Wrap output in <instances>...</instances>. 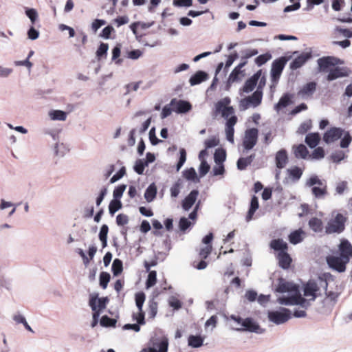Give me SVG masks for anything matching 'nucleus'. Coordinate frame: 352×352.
Returning <instances> with one entry per match:
<instances>
[{"instance_id": "f257e3e1", "label": "nucleus", "mask_w": 352, "mask_h": 352, "mask_svg": "<svg viewBox=\"0 0 352 352\" xmlns=\"http://www.w3.org/2000/svg\"><path fill=\"white\" fill-rule=\"evenodd\" d=\"M346 221V218L343 214L337 213L327 222L325 232L328 234L342 233L345 229Z\"/></svg>"}, {"instance_id": "f03ea898", "label": "nucleus", "mask_w": 352, "mask_h": 352, "mask_svg": "<svg viewBox=\"0 0 352 352\" xmlns=\"http://www.w3.org/2000/svg\"><path fill=\"white\" fill-rule=\"evenodd\" d=\"M278 302L284 305H300L303 309H307L310 306V303L307 299L302 297L301 294L298 293L295 294L288 297H280L277 300Z\"/></svg>"}, {"instance_id": "7ed1b4c3", "label": "nucleus", "mask_w": 352, "mask_h": 352, "mask_svg": "<svg viewBox=\"0 0 352 352\" xmlns=\"http://www.w3.org/2000/svg\"><path fill=\"white\" fill-rule=\"evenodd\" d=\"M268 319L276 324L286 322L292 317L291 311L287 308L280 307L278 310L268 311Z\"/></svg>"}, {"instance_id": "20e7f679", "label": "nucleus", "mask_w": 352, "mask_h": 352, "mask_svg": "<svg viewBox=\"0 0 352 352\" xmlns=\"http://www.w3.org/2000/svg\"><path fill=\"white\" fill-rule=\"evenodd\" d=\"M287 62V59L285 56H282L273 61L270 72L271 81L278 83Z\"/></svg>"}, {"instance_id": "39448f33", "label": "nucleus", "mask_w": 352, "mask_h": 352, "mask_svg": "<svg viewBox=\"0 0 352 352\" xmlns=\"http://www.w3.org/2000/svg\"><path fill=\"white\" fill-rule=\"evenodd\" d=\"M326 260L329 267L339 273L345 272L346 265L349 263L341 256L334 255L327 256Z\"/></svg>"}, {"instance_id": "423d86ee", "label": "nucleus", "mask_w": 352, "mask_h": 352, "mask_svg": "<svg viewBox=\"0 0 352 352\" xmlns=\"http://www.w3.org/2000/svg\"><path fill=\"white\" fill-rule=\"evenodd\" d=\"M258 131L256 128L247 129L243 141V145L245 150L252 149L257 142Z\"/></svg>"}, {"instance_id": "0eeeda50", "label": "nucleus", "mask_w": 352, "mask_h": 352, "mask_svg": "<svg viewBox=\"0 0 352 352\" xmlns=\"http://www.w3.org/2000/svg\"><path fill=\"white\" fill-rule=\"evenodd\" d=\"M318 68L320 72H326L331 66L344 64V60L334 56H324L317 60Z\"/></svg>"}, {"instance_id": "6e6552de", "label": "nucleus", "mask_w": 352, "mask_h": 352, "mask_svg": "<svg viewBox=\"0 0 352 352\" xmlns=\"http://www.w3.org/2000/svg\"><path fill=\"white\" fill-rule=\"evenodd\" d=\"M275 291L278 293L294 292L298 293V286L292 282L287 281L283 278L278 279V286Z\"/></svg>"}, {"instance_id": "1a4fd4ad", "label": "nucleus", "mask_w": 352, "mask_h": 352, "mask_svg": "<svg viewBox=\"0 0 352 352\" xmlns=\"http://www.w3.org/2000/svg\"><path fill=\"white\" fill-rule=\"evenodd\" d=\"M319 285L314 280H309L304 287V296L306 297H311L307 300L310 303V301L315 300L316 298L320 295L319 293Z\"/></svg>"}, {"instance_id": "9d476101", "label": "nucleus", "mask_w": 352, "mask_h": 352, "mask_svg": "<svg viewBox=\"0 0 352 352\" xmlns=\"http://www.w3.org/2000/svg\"><path fill=\"white\" fill-rule=\"evenodd\" d=\"M339 256L345 260L350 261L352 257V245L349 240L342 239L338 245Z\"/></svg>"}, {"instance_id": "9b49d317", "label": "nucleus", "mask_w": 352, "mask_h": 352, "mask_svg": "<svg viewBox=\"0 0 352 352\" xmlns=\"http://www.w3.org/2000/svg\"><path fill=\"white\" fill-rule=\"evenodd\" d=\"M169 105L173 107V111L177 113H187L192 108V106L189 102L182 100H177L176 98L172 99L169 103Z\"/></svg>"}, {"instance_id": "f8f14e48", "label": "nucleus", "mask_w": 352, "mask_h": 352, "mask_svg": "<svg viewBox=\"0 0 352 352\" xmlns=\"http://www.w3.org/2000/svg\"><path fill=\"white\" fill-rule=\"evenodd\" d=\"M344 131L341 128L332 127L329 129L323 135V140L327 143L333 142L340 139Z\"/></svg>"}, {"instance_id": "ddd939ff", "label": "nucleus", "mask_w": 352, "mask_h": 352, "mask_svg": "<svg viewBox=\"0 0 352 352\" xmlns=\"http://www.w3.org/2000/svg\"><path fill=\"white\" fill-rule=\"evenodd\" d=\"M168 347V339L164 338L158 342H154L152 346L143 349L140 352H167Z\"/></svg>"}, {"instance_id": "4468645a", "label": "nucleus", "mask_w": 352, "mask_h": 352, "mask_svg": "<svg viewBox=\"0 0 352 352\" xmlns=\"http://www.w3.org/2000/svg\"><path fill=\"white\" fill-rule=\"evenodd\" d=\"M262 72L261 70H258L257 72H256L252 76H251L250 78H248L245 82V84L241 89V90L245 93H250L252 91L254 88L256 87L258 81L261 76Z\"/></svg>"}, {"instance_id": "2eb2a0df", "label": "nucleus", "mask_w": 352, "mask_h": 352, "mask_svg": "<svg viewBox=\"0 0 352 352\" xmlns=\"http://www.w3.org/2000/svg\"><path fill=\"white\" fill-rule=\"evenodd\" d=\"M350 74V70L347 67H336L329 71L327 79L329 81H332L338 78L348 76Z\"/></svg>"}, {"instance_id": "dca6fc26", "label": "nucleus", "mask_w": 352, "mask_h": 352, "mask_svg": "<svg viewBox=\"0 0 352 352\" xmlns=\"http://www.w3.org/2000/svg\"><path fill=\"white\" fill-rule=\"evenodd\" d=\"M237 122V117L236 116H231L226 122V139L228 142L231 143H234V126L236 124Z\"/></svg>"}, {"instance_id": "f3484780", "label": "nucleus", "mask_w": 352, "mask_h": 352, "mask_svg": "<svg viewBox=\"0 0 352 352\" xmlns=\"http://www.w3.org/2000/svg\"><path fill=\"white\" fill-rule=\"evenodd\" d=\"M243 328L237 329L238 331L245 330L250 332H255L257 333H263L259 325L255 322L252 318H247L242 321Z\"/></svg>"}, {"instance_id": "a211bd4d", "label": "nucleus", "mask_w": 352, "mask_h": 352, "mask_svg": "<svg viewBox=\"0 0 352 352\" xmlns=\"http://www.w3.org/2000/svg\"><path fill=\"white\" fill-rule=\"evenodd\" d=\"M199 195L197 190H192L182 201V208L185 211H188L194 205Z\"/></svg>"}, {"instance_id": "6ab92c4d", "label": "nucleus", "mask_w": 352, "mask_h": 352, "mask_svg": "<svg viewBox=\"0 0 352 352\" xmlns=\"http://www.w3.org/2000/svg\"><path fill=\"white\" fill-rule=\"evenodd\" d=\"M277 258L278 260L279 266L281 268L286 270L290 267L292 258L286 252H279L277 254Z\"/></svg>"}, {"instance_id": "aec40b11", "label": "nucleus", "mask_w": 352, "mask_h": 352, "mask_svg": "<svg viewBox=\"0 0 352 352\" xmlns=\"http://www.w3.org/2000/svg\"><path fill=\"white\" fill-rule=\"evenodd\" d=\"M310 57L311 55L309 53L301 54L292 60L290 63V68L293 70L300 68L309 58H310Z\"/></svg>"}, {"instance_id": "412c9836", "label": "nucleus", "mask_w": 352, "mask_h": 352, "mask_svg": "<svg viewBox=\"0 0 352 352\" xmlns=\"http://www.w3.org/2000/svg\"><path fill=\"white\" fill-rule=\"evenodd\" d=\"M276 165L278 168H283L288 162L287 151L285 149L278 151L275 157Z\"/></svg>"}, {"instance_id": "4be33fe9", "label": "nucleus", "mask_w": 352, "mask_h": 352, "mask_svg": "<svg viewBox=\"0 0 352 352\" xmlns=\"http://www.w3.org/2000/svg\"><path fill=\"white\" fill-rule=\"evenodd\" d=\"M96 300V297H91L89 302V306L91 307L92 311H94L93 320L91 324V327H94L97 325L100 315V310H97Z\"/></svg>"}, {"instance_id": "5701e85b", "label": "nucleus", "mask_w": 352, "mask_h": 352, "mask_svg": "<svg viewBox=\"0 0 352 352\" xmlns=\"http://www.w3.org/2000/svg\"><path fill=\"white\" fill-rule=\"evenodd\" d=\"M316 89V83L310 82L305 85L298 91V95L302 98L313 95Z\"/></svg>"}, {"instance_id": "b1692460", "label": "nucleus", "mask_w": 352, "mask_h": 352, "mask_svg": "<svg viewBox=\"0 0 352 352\" xmlns=\"http://www.w3.org/2000/svg\"><path fill=\"white\" fill-rule=\"evenodd\" d=\"M292 95L289 94H283L279 99L278 103L274 105V109L278 112L283 108L287 107L292 103Z\"/></svg>"}, {"instance_id": "393cba45", "label": "nucleus", "mask_w": 352, "mask_h": 352, "mask_svg": "<svg viewBox=\"0 0 352 352\" xmlns=\"http://www.w3.org/2000/svg\"><path fill=\"white\" fill-rule=\"evenodd\" d=\"M208 79V74L204 71H198L194 75H192L189 82L191 86H194Z\"/></svg>"}, {"instance_id": "a878e982", "label": "nucleus", "mask_w": 352, "mask_h": 352, "mask_svg": "<svg viewBox=\"0 0 352 352\" xmlns=\"http://www.w3.org/2000/svg\"><path fill=\"white\" fill-rule=\"evenodd\" d=\"M320 140V137L318 133H310L306 135L305 142L311 148H314L317 146Z\"/></svg>"}, {"instance_id": "bb28decb", "label": "nucleus", "mask_w": 352, "mask_h": 352, "mask_svg": "<svg viewBox=\"0 0 352 352\" xmlns=\"http://www.w3.org/2000/svg\"><path fill=\"white\" fill-rule=\"evenodd\" d=\"M305 232L302 230L299 229L290 233L289 235V241L291 243L296 245L302 241Z\"/></svg>"}, {"instance_id": "cd10ccee", "label": "nucleus", "mask_w": 352, "mask_h": 352, "mask_svg": "<svg viewBox=\"0 0 352 352\" xmlns=\"http://www.w3.org/2000/svg\"><path fill=\"white\" fill-rule=\"evenodd\" d=\"M157 195V187L154 183L150 184L145 190L144 198L147 202L153 201Z\"/></svg>"}, {"instance_id": "c85d7f7f", "label": "nucleus", "mask_w": 352, "mask_h": 352, "mask_svg": "<svg viewBox=\"0 0 352 352\" xmlns=\"http://www.w3.org/2000/svg\"><path fill=\"white\" fill-rule=\"evenodd\" d=\"M258 197L254 195L251 199L250 206L246 216L247 221H249L252 219V216L254 215L256 210L258 208Z\"/></svg>"}, {"instance_id": "c756f323", "label": "nucleus", "mask_w": 352, "mask_h": 352, "mask_svg": "<svg viewBox=\"0 0 352 352\" xmlns=\"http://www.w3.org/2000/svg\"><path fill=\"white\" fill-rule=\"evenodd\" d=\"M270 248L276 251L286 252L287 244L283 239H274L270 242Z\"/></svg>"}, {"instance_id": "7c9ffc66", "label": "nucleus", "mask_w": 352, "mask_h": 352, "mask_svg": "<svg viewBox=\"0 0 352 352\" xmlns=\"http://www.w3.org/2000/svg\"><path fill=\"white\" fill-rule=\"evenodd\" d=\"M293 148L294 155L296 158L305 159L309 154L307 147L302 144L294 146Z\"/></svg>"}, {"instance_id": "2f4dec72", "label": "nucleus", "mask_w": 352, "mask_h": 352, "mask_svg": "<svg viewBox=\"0 0 352 352\" xmlns=\"http://www.w3.org/2000/svg\"><path fill=\"white\" fill-rule=\"evenodd\" d=\"M255 157V155L252 154L246 157H240L237 161L238 169L242 170L246 168L248 166L251 164Z\"/></svg>"}, {"instance_id": "473e14b6", "label": "nucleus", "mask_w": 352, "mask_h": 352, "mask_svg": "<svg viewBox=\"0 0 352 352\" xmlns=\"http://www.w3.org/2000/svg\"><path fill=\"white\" fill-rule=\"evenodd\" d=\"M250 100V102L252 104V107H258L262 101L263 91L256 90L250 96L248 97Z\"/></svg>"}, {"instance_id": "72a5a7b5", "label": "nucleus", "mask_w": 352, "mask_h": 352, "mask_svg": "<svg viewBox=\"0 0 352 352\" xmlns=\"http://www.w3.org/2000/svg\"><path fill=\"white\" fill-rule=\"evenodd\" d=\"M204 338L200 336L190 335L188 338V344L192 348H199L203 345Z\"/></svg>"}, {"instance_id": "f704fd0d", "label": "nucleus", "mask_w": 352, "mask_h": 352, "mask_svg": "<svg viewBox=\"0 0 352 352\" xmlns=\"http://www.w3.org/2000/svg\"><path fill=\"white\" fill-rule=\"evenodd\" d=\"M309 226L315 232H320L322 230V222L316 217H313L309 221Z\"/></svg>"}, {"instance_id": "c9c22d12", "label": "nucleus", "mask_w": 352, "mask_h": 352, "mask_svg": "<svg viewBox=\"0 0 352 352\" xmlns=\"http://www.w3.org/2000/svg\"><path fill=\"white\" fill-rule=\"evenodd\" d=\"M49 116L52 120L65 121L67 113L61 110H52L49 112Z\"/></svg>"}, {"instance_id": "e433bc0d", "label": "nucleus", "mask_w": 352, "mask_h": 352, "mask_svg": "<svg viewBox=\"0 0 352 352\" xmlns=\"http://www.w3.org/2000/svg\"><path fill=\"white\" fill-rule=\"evenodd\" d=\"M146 299V296L144 292H138L135 294V305L136 307L140 311H143V305Z\"/></svg>"}, {"instance_id": "4c0bfd02", "label": "nucleus", "mask_w": 352, "mask_h": 352, "mask_svg": "<svg viewBox=\"0 0 352 352\" xmlns=\"http://www.w3.org/2000/svg\"><path fill=\"white\" fill-rule=\"evenodd\" d=\"M123 270L122 261L119 258H116L111 265V270L113 276H118Z\"/></svg>"}, {"instance_id": "58836bf2", "label": "nucleus", "mask_w": 352, "mask_h": 352, "mask_svg": "<svg viewBox=\"0 0 352 352\" xmlns=\"http://www.w3.org/2000/svg\"><path fill=\"white\" fill-rule=\"evenodd\" d=\"M214 162L217 164H223L226 159V153L223 149H217L214 154Z\"/></svg>"}, {"instance_id": "ea45409f", "label": "nucleus", "mask_w": 352, "mask_h": 352, "mask_svg": "<svg viewBox=\"0 0 352 352\" xmlns=\"http://www.w3.org/2000/svg\"><path fill=\"white\" fill-rule=\"evenodd\" d=\"M287 172L294 181L299 180L302 175V170L297 166L288 169Z\"/></svg>"}, {"instance_id": "a19ab883", "label": "nucleus", "mask_w": 352, "mask_h": 352, "mask_svg": "<svg viewBox=\"0 0 352 352\" xmlns=\"http://www.w3.org/2000/svg\"><path fill=\"white\" fill-rule=\"evenodd\" d=\"M183 182L182 179H179L175 184L171 186L170 191V195L172 197H177L179 192L180 190L182 188Z\"/></svg>"}, {"instance_id": "79ce46f5", "label": "nucleus", "mask_w": 352, "mask_h": 352, "mask_svg": "<svg viewBox=\"0 0 352 352\" xmlns=\"http://www.w3.org/2000/svg\"><path fill=\"white\" fill-rule=\"evenodd\" d=\"M242 73L243 71H239L237 69L234 68L229 76L228 83L231 84L234 82L241 80V76H243Z\"/></svg>"}, {"instance_id": "37998d69", "label": "nucleus", "mask_w": 352, "mask_h": 352, "mask_svg": "<svg viewBox=\"0 0 352 352\" xmlns=\"http://www.w3.org/2000/svg\"><path fill=\"white\" fill-rule=\"evenodd\" d=\"M117 320L113 318H111L107 316H102L100 323V325L105 327H115L116 324Z\"/></svg>"}, {"instance_id": "c03bdc74", "label": "nucleus", "mask_w": 352, "mask_h": 352, "mask_svg": "<svg viewBox=\"0 0 352 352\" xmlns=\"http://www.w3.org/2000/svg\"><path fill=\"white\" fill-rule=\"evenodd\" d=\"M122 208V203L120 200L113 199L109 205V213L113 215Z\"/></svg>"}, {"instance_id": "a18cd8bd", "label": "nucleus", "mask_w": 352, "mask_h": 352, "mask_svg": "<svg viewBox=\"0 0 352 352\" xmlns=\"http://www.w3.org/2000/svg\"><path fill=\"white\" fill-rule=\"evenodd\" d=\"M109 49L107 43H101L96 51V57L100 60L103 56L106 57Z\"/></svg>"}, {"instance_id": "49530a36", "label": "nucleus", "mask_w": 352, "mask_h": 352, "mask_svg": "<svg viewBox=\"0 0 352 352\" xmlns=\"http://www.w3.org/2000/svg\"><path fill=\"white\" fill-rule=\"evenodd\" d=\"M131 317L133 321H136L137 323L141 325H144L146 323L144 311H138L137 313H133Z\"/></svg>"}, {"instance_id": "de8ad7c7", "label": "nucleus", "mask_w": 352, "mask_h": 352, "mask_svg": "<svg viewBox=\"0 0 352 352\" xmlns=\"http://www.w3.org/2000/svg\"><path fill=\"white\" fill-rule=\"evenodd\" d=\"M157 313V303L154 300H151L148 302V315L151 319H153Z\"/></svg>"}, {"instance_id": "09e8293b", "label": "nucleus", "mask_w": 352, "mask_h": 352, "mask_svg": "<svg viewBox=\"0 0 352 352\" xmlns=\"http://www.w3.org/2000/svg\"><path fill=\"white\" fill-rule=\"evenodd\" d=\"M313 195L316 198L323 197L327 194V186H322V187L314 186L311 189Z\"/></svg>"}, {"instance_id": "8fccbe9b", "label": "nucleus", "mask_w": 352, "mask_h": 352, "mask_svg": "<svg viewBox=\"0 0 352 352\" xmlns=\"http://www.w3.org/2000/svg\"><path fill=\"white\" fill-rule=\"evenodd\" d=\"M111 276L108 272H102L100 274V285L102 289H106L110 280Z\"/></svg>"}, {"instance_id": "3c124183", "label": "nucleus", "mask_w": 352, "mask_h": 352, "mask_svg": "<svg viewBox=\"0 0 352 352\" xmlns=\"http://www.w3.org/2000/svg\"><path fill=\"white\" fill-rule=\"evenodd\" d=\"M126 188V185L125 184H121L115 188L113 192V199L120 200V199L122 197L124 192L125 191Z\"/></svg>"}, {"instance_id": "603ef678", "label": "nucleus", "mask_w": 352, "mask_h": 352, "mask_svg": "<svg viewBox=\"0 0 352 352\" xmlns=\"http://www.w3.org/2000/svg\"><path fill=\"white\" fill-rule=\"evenodd\" d=\"M344 137L342 138L340 141V147L345 148L349 147L350 145L351 141H352V137L350 135L349 131L344 132Z\"/></svg>"}, {"instance_id": "864d4df0", "label": "nucleus", "mask_w": 352, "mask_h": 352, "mask_svg": "<svg viewBox=\"0 0 352 352\" xmlns=\"http://www.w3.org/2000/svg\"><path fill=\"white\" fill-rule=\"evenodd\" d=\"M346 155L342 151H337L331 153V158L335 163H339L346 157Z\"/></svg>"}, {"instance_id": "5fc2aeb1", "label": "nucleus", "mask_w": 352, "mask_h": 352, "mask_svg": "<svg viewBox=\"0 0 352 352\" xmlns=\"http://www.w3.org/2000/svg\"><path fill=\"white\" fill-rule=\"evenodd\" d=\"M157 273L155 271H151L148 273L146 286L147 288L153 287L156 283Z\"/></svg>"}, {"instance_id": "6e6d98bb", "label": "nucleus", "mask_w": 352, "mask_h": 352, "mask_svg": "<svg viewBox=\"0 0 352 352\" xmlns=\"http://www.w3.org/2000/svg\"><path fill=\"white\" fill-rule=\"evenodd\" d=\"M145 166H147V165L144 164V159H139L135 162V164L134 166V170L138 175H142Z\"/></svg>"}, {"instance_id": "4d7b16f0", "label": "nucleus", "mask_w": 352, "mask_h": 352, "mask_svg": "<svg viewBox=\"0 0 352 352\" xmlns=\"http://www.w3.org/2000/svg\"><path fill=\"white\" fill-rule=\"evenodd\" d=\"M184 177L190 181H194L197 178V173L193 168H190L183 171Z\"/></svg>"}, {"instance_id": "13d9d810", "label": "nucleus", "mask_w": 352, "mask_h": 352, "mask_svg": "<svg viewBox=\"0 0 352 352\" xmlns=\"http://www.w3.org/2000/svg\"><path fill=\"white\" fill-rule=\"evenodd\" d=\"M179 155H180L179 159L177 164V167H176L177 171H179L180 170V168L182 167V166L184 165V164L185 163V162L186 160V150L184 148H180Z\"/></svg>"}, {"instance_id": "bf43d9fd", "label": "nucleus", "mask_w": 352, "mask_h": 352, "mask_svg": "<svg viewBox=\"0 0 352 352\" xmlns=\"http://www.w3.org/2000/svg\"><path fill=\"white\" fill-rule=\"evenodd\" d=\"M192 226V223L186 217H182L179 221V228L182 232H185Z\"/></svg>"}, {"instance_id": "052dcab7", "label": "nucleus", "mask_w": 352, "mask_h": 352, "mask_svg": "<svg viewBox=\"0 0 352 352\" xmlns=\"http://www.w3.org/2000/svg\"><path fill=\"white\" fill-rule=\"evenodd\" d=\"M219 112H221L222 117L226 119L227 120L231 116H236L234 115V110L232 107H225L222 109V110H220Z\"/></svg>"}, {"instance_id": "680f3d73", "label": "nucleus", "mask_w": 352, "mask_h": 352, "mask_svg": "<svg viewBox=\"0 0 352 352\" xmlns=\"http://www.w3.org/2000/svg\"><path fill=\"white\" fill-rule=\"evenodd\" d=\"M271 57V55L269 54L259 55L255 58V63L259 67L262 66L265 63H267V61L270 60Z\"/></svg>"}, {"instance_id": "e2e57ef3", "label": "nucleus", "mask_w": 352, "mask_h": 352, "mask_svg": "<svg viewBox=\"0 0 352 352\" xmlns=\"http://www.w3.org/2000/svg\"><path fill=\"white\" fill-rule=\"evenodd\" d=\"M25 14L30 19L32 24H34L35 21L38 19V13L34 8H27L25 10Z\"/></svg>"}, {"instance_id": "0e129e2a", "label": "nucleus", "mask_w": 352, "mask_h": 352, "mask_svg": "<svg viewBox=\"0 0 352 352\" xmlns=\"http://www.w3.org/2000/svg\"><path fill=\"white\" fill-rule=\"evenodd\" d=\"M120 45H117L116 46H115L112 50V60H114L116 62V64L118 65H120L121 63H122V60L121 59H118L117 58L120 56Z\"/></svg>"}, {"instance_id": "69168bd1", "label": "nucleus", "mask_w": 352, "mask_h": 352, "mask_svg": "<svg viewBox=\"0 0 352 352\" xmlns=\"http://www.w3.org/2000/svg\"><path fill=\"white\" fill-rule=\"evenodd\" d=\"M318 185L322 186V182L316 175L311 176L306 182V186L311 187L314 185Z\"/></svg>"}, {"instance_id": "338daca9", "label": "nucleus", "mask_w": 352, "mask_h": 352, "mask_svg": "<svg viewBox=\"0 0 352 352\" xmlns=\"http://www.w3.org/2000/svg\"><path fill=\"white\" fill-rule=\"evenodd\" d=\"M210 170V166L206 160H202L199 167V173L201 177L206 175Z\"/></svg>"}, {"instance_id": "774afa93", "label": "nucleus", "mask_w": 352, "mask_h": 352, "mask_svg": "<svg viewBox=\"0 0 352 352\" xmlns=\"http://www.w3.org/2000/svg\"><path fill=\"white\" fill-rule=\"evenodd\" d=\"M211 252H212V245H206L205 247L201 248L200 249V250L199 252V254L201 258L206 259V258H207L208 255L211 253Z\"/></svg>"}]
</instances>
